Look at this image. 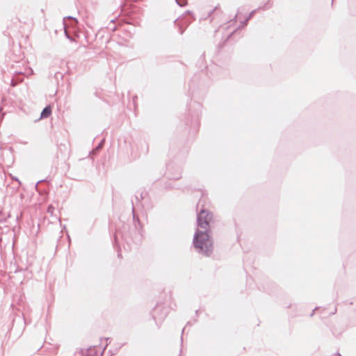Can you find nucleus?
Here are the masks:
<instances>
[{
    "label": "nucleus",
    "mask_w": 356,
    "mask_h": 356,
    "mask_svg": "<svg viewBox=\"0 0 356 356\" xmlns=\"http://www.w3.org/2000/svg\"><path fill=\"white\" fill-rule=\"evenodd\" d=\"M211 216L204 209L197 215V228L193 238V245L200 253L209 255L213 250L211 239L209 235Z\"/></svg>",
    "instance_id": "obj_1"
},
{
    "label": "nucleus",
    "mask_w": 356,
    "mask_h": 356,
    "mask_svg": "<svg viewBox=\"0 0 356 356\" xmlns=\"http://www.w3.org/2000/svg\"><path fill=\"white\" fill-rule=\"evenodd\" d=\"M176 1L180 6H184L187 3L186 0H176Z\"/></svg>",
    "instance_id": "obj_3"
},
{
    "label": "nucleus",
    "mask_w": 356,
    "mask_h": 356,
    "mask_svg": "<svg viewBox=\"0 0 356 356\" xmlns=\"http://www.w3.org/2000/svg\"><path fill=\"white\" fill-rule=\"evenodd\" d=\"M51 113V108L49 106H46L41 113V118H48Z\"/></svg>",
    "instance_id": "obj_2"
}]
</instances>
